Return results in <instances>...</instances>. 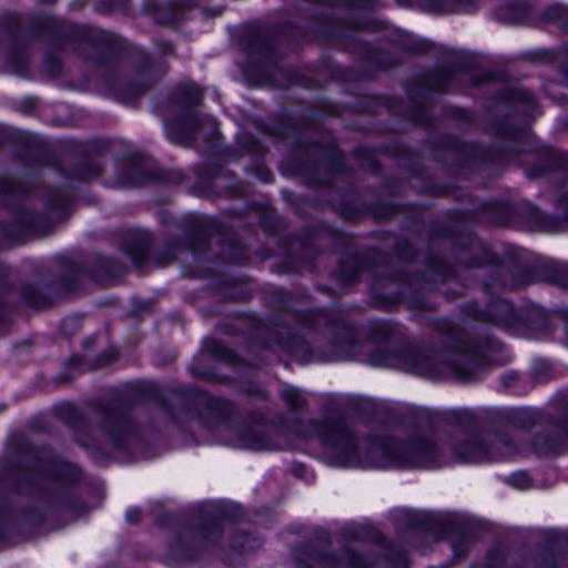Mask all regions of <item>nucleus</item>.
Segmentation results:
<instances>
[{"instance_id":"obj_6","label":"nucleus","mask_w":568,"mask_h":568,"mask_svg":"<svg viewBox=\"0 0 568 568\" xmlns=\"http://www.w3.org/2000/svg\"><path fill=\"white\" fill-rule=\"evenodd\" d=\"M516 477L519 478L520 484H518V487L524 488L528 484V477L525 474H519Z\"/></svg>"},{"instance_id":"obj_2","label":"nucleus","mask_w":568,"mask_h":568,"mask_svg":"<svg viewBox=\"0 0 568 568\" xmlns=\"http://www.w3.org/2000/svg\"><path fill=\"white\" fill-rule=\"evenodd\" d=\"M424 464H426V462L423 458L418 460H406L397 456L395 453H392L386 459L377 462L375 466L378 468H387L392 466L416 467L422 466Z\"/></svg>"},{"instance_id":"obj_4","label":"nucleus","mask_w":568,"mask_h":568,"mask_svg":"<svg viewBox=\"0 0 568 568\" xmlns=\"http://www.w3.org/2000/svg\"><path fill=\"white\" fill-rule=\"evenodd\" d=\"M184 100L189 103H196L203 97V91L195 84L185 87L183 91Z\"/></svg>"},{"instance_id":"obj_10","label":"nucleus","mask_w":568,"mask_h":568,"mask_svg":"<svg viewBox=\"0 0 568 568\" xmlns=\"http://www.w3.org/2000/svg\"><path fill=\"white\" fill-rule=\"evenodd\" d=\"M470 448L474 449V450H480L481 449L479 446H471Z\"/></svg>"},{"instance_id":"obj_8","label":"nucleus","mask_w":568,"mask_h":568,"mask_svg":"<svg viewBox=\"0 0 568 568\" xmlns=\"http://www.w3.org/2000/svg\"><path fill=\"white\" fill-rule=\"evenodd\" d=\"M433 452H434L433 447H424V448L418 450V454L426 455V454H432Z\"/></svg>"},{"instance_id":"obj_3","label":"nucleus","mask_w":568,"mask_h":568,"mask_svg":"<svg viewBox=\"0 0 568 568\" xmlns=\"http://www.w3.org/2000/svg\"><path fill=\"white\" fill-rule=\"evenodd\" d=\"M282 396L291 408H300L304 403L302 394L296 388L288 387L284 389Z\"/></svg>"},{"instance_id":"obj_9","label":"nucleus","mask_w":568,"mask_h":568,"mask_svg":"<svg viewBox=\"0 0 568 568\" xmlns=\"http://www.w3.org/2000/svg\"><path fill=\"white\" fill-rule=\"evenodd\" d=\"M176 18H178V14H174V16H172V17L163 18V20H162V21H163L164 23H171V22H173Z\"/></svg>"},{"instance_id":"obj_11","label":"nucleus","mask_w":568,"mask_h":568,"mask_svg":"<svg viewBox=\"0 0 568 568\" xmlns=\"http://www.w3.org/2000/svg\"><path fill=\"white\" fill-rule=\"evenodd\" d=\"M175 8V4H169V9L172 10Z\"/></svg>"},{"instance_id":"obj_1","label":"nucleus","mask_w":568,"mask_h":568,"mask_svg":"<svg viewBox=\"0 0 568 568\" xmlns=\"http://www.w3.org/2000/svg\"><path fill=\"white\" fill-rule=\"evenodd\" d=\"M327 440L336 452L351 453L355 449L353 436L342 426L336 427Z\"/></svg>"},{"instance_id":"obj_5","label":"nucleus","mask_w":568,"mask_h":568,"mask_svg":"<svg viewBox=\"0 0 568 568\" xmlns=\"http://www.w3.org/2000/svg\"><path fill=\"white\" fill-rule=\"evenodd\" d=\"M140 516H141V513L138 508H130L125 513V518L131 524L139 521Z\"/></svg>"},{"instance_id":"obj_7","label":"nucleus","mask_w":568,"mask_h":568,"mask_svg":"<svg viewBox=\"0 0 568 568\" xmlns=\"http://www.w3.org/2000/svg\"><path fill=\"white\" fill-rule=\"evenodd\" d=\"M462 459L467 463H473V462H479L480 458L475 455H469V456H462Z\"/></svg>"}]
</instances>
